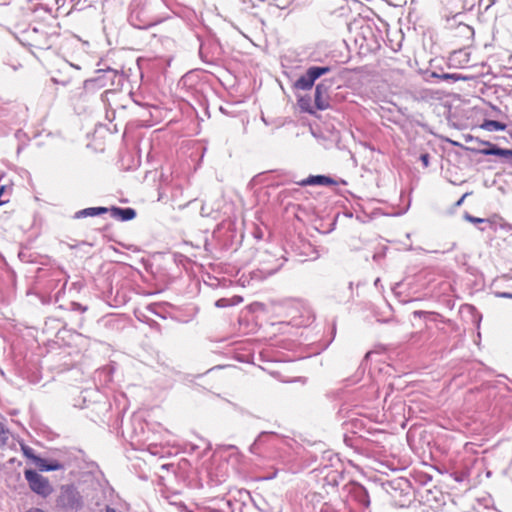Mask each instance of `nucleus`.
Wrapping results in <instances>:
<instances>
[{"label": "nucleus", "mask_w": 512, "mask_h": 512, "mask_svg": "<svg viewBox=\"0 0 512 512\" xmlns=\"http://www.w3.org/2000/svg\"><path fill=\"white\" fill-rule=\"evenodd\" d=\"M441 79H451L453 81H460V80H466V77H463L459 74L453 73V74H442L439 76Z\"/></svg>", "instance_id": "obj_12"}, {"label": "nucleus", "mask_w": 512, "mask_h": 512, "mask_svg": "<svg viewBox=\"0 0 512 512\" xmlns=\"http://www.w3.org/2000/svg\"><path fill=\"white\" fill-rule=\"evenodd\" d=\"M113 216L119 218L122 221H129L135 218L136 212L132 208H113Z\"/></svg>", "instance_id": "obj_5"}, {"label": "nucleus", "mask_w": 512, "mask_h": 512, "mask_svg": "<svg viewBox=\"0 0 512 512\" xmlns=\"http://www.w3.org/2000/svg\"><path fill=\"white\" fill-rule=\"evenodd\" d=\"M106 212H107V208L91 207V208H86V209L78 211L76 213V217L82 218V217H88V216H98V215L104 214Z\"/></svg>", "instance_id": "obj_8"}, {"label": "nucleus", "mask_w": 512, "mask_h": 512, "mask_svg": "<svg viewBox=\"0 0 512 512\" xmlns=\"http://www.w3.org/2000/svg\"><path fill=\"white\" fill-rule=\"evenodd\" d=\"M23 452L41 471H55L62 468V465L57 461L47 463L45 460L35 456L33 450H23Z\"/></svg>", "instance_id": "obj_3"}, {"label": "nucleus", "mask_w": 512, "mask_h": 512, "mask_svg": "<svg viewBox=\"0 0 512 512\" xmlns=\"http://www.w3.org/2000/svg\"><path fill=\"white\" fill-rule=\"evenodd\" d=\"M70 65H71L72 67H74V68L78 69V70L80 69V66H78V65H74V64H70Z\"/></svg>", "instance_id": "obj_19"}, {"label": "nucleus", "mask_w": 512, "mask_h": 512, "mask_svg": "<svg viewBox=\"0 0 512 512\" xmlns=\"http://www.w3.org/2000/svg\"><path fill=\"white\" fill-rule=\"evenodd\" d=\"M466 196H467V193H466V194H464V195L461 197V199L457 202V205H461V204H462V202H463V200H464V198H465Z\"/></svg>", "instance_id": "obj_17"}, {"label": "nucleus", "mask_w": 512, "mask_h": 512, "mask_svg": "<svg viewBox=\"0 0 512 512\" xmlns=\"http://www.w3.org/2000/svg\"><path fill=\"white\" fill-rule=\"evenodd\" d=\"M240 301H241V298H238L237 302L230 301L228 299L222 298V299L217 300L215 305L218 308H224V307H227V306H230V305H234L235 303H238Z\"/></svg>", "instance_id": "obj_10"}, {"label": "nucleus", "mask_w": 512, "mask_h": 512, "mask_svg": "<svg viewBox=\"0 0 512 512\" xmlns=\"http://www.w3.org/2000/svg\"><path fill=\"white\" fill-rule=\"evenodd\" d=\"M506 124L501 123L496 120H485L481 125L480 128L489 132L492 131H504L506 130Z\"/></svg>", "instance_id": "obj_7"}, {"label": "nucleus", "mask_w": 512, "mask_h": 512, "mask_svg": "<svg viewBox=\"0 0 512 512\" xmlns=\"http://www.w3.org/2000/svg\"><path fill=\"white\" fill-rule=\"evenodd\" d=\"M332 183V180L326 176H310L301 181V185H326Z\"/></svg>", "instance_id": "obj_6"}, {"label": "nucleus", "mask_w": 512, "mask_h": 512, "mask_svg": "<svg viewBox=\"0 0 512 512\" xmlns=\"http://www.w3.org/2000/svg\"><path fill=\"white\" fill-rule=\"evenodd\" d=\"M479 142L481 144L487 146V148L481 149L478 151L482 155H486V156L494 155V156L504 157L507 159L512 158V150L511 149L499 148L496 145H494L488 141H479Z\"/></svg>", "instance_id": "obj_4"}, {"label": "nucleus", "mask_w": 512, "mask_h": 512, "mask_svg": "<svg viewBox=\"0 0 512 512\" xmlns=\"http://www.w3.org/2000/svg\"><path fill=\"white\" fill-rule=\"evenodd\" d=\"M498 297L512 299V293L502 292L497 294Z\"/></svg>", "instance_id": "obj_16"}, {"label": "nucleus", "mask_w": 512, "mask_h": 512, "mask_svg": "<svg viewBox=\"0 0 512 512\" xmlns=\"http://www.w3.org/2000/svg\"><path fill=\"white\" fill-rule=\"evenodd\" d=\"M299 106L302 110L307 111L309 113H313L312 110L309 109V100L308 99H299Z\"/></svg>", "instance_id": "obj_14"}, {"label": "nucleus", "mask_w": 512, "mask_h": 512, "mask_svg": "<svg viewBox=\"0 0 512 512\" xmlns=\"http://www.w3.org/2000/svg\"><path fill=\"white\" fill-rule=\"evenodd\" d=\"M330 71L329 67H310L307 72L295 82V87L301 90L312 88L314 82L322 75Z\"/></svg>", "instance_id": "obj_2"}, {"label": "nucleus", "mask_w": 512, "mask_h": 512, "mask_svg": "<svg viewBox=\"0 0 512 512\" xmlns=\"http://www.w3.org/2000/svg\"><path fill=\"white\" fill-rule=\"evenodd\" d=\"M25 478L33 492L41 496H48L52 493L53 489L47 478L36 473L32 470L25 471Z\"/></svg>", "instance_id": "obj_1"}, {"label": "nucleus", "mask_w": 512, "mask_h": 512, "mask_svg": "<svg viewBox=\"0 0 512 512\" xmlns=\"http://www.w3.org/2000/svg\"><path fill=\"white\" fill-rule=\"evenodd\" d=\"M28 512H44L41 509H31Z\"/></svg>", "instance_id": "obj_18"}, {"label": "nucleus", "mask_w": 512, "mask_h": 512, "mask_svg": "<svg viewBox=\"0 0 512 512\" xmlns=\"http://www.w3.org/2000/svg\"><path fill=\"white\" fill-rule=\"evenodd\" d=\"M464 219L473 224H480V223L488 222V220H486L484 218H478V217H475V216H472L469 214H465Z\"/></svg>", "instance_id": "obj_13"}, {"label": "nucleus", "mask_w": 512, "mask_h": 512, "mask_svg": "<svg viewBox=\"0 0 512 512\" xmlns=\"http://www.w3.org/2000/svg\"><path fill=\"white\" fill-rule=\"evenodd\" d=\"M9 437V432L4 429V426L0 423V446H4L7 444V439Z\"/></svg>", "instance_id": "obj_11"}, {"label": "nucleus", "mask_w": 512, "mask_h": 512, "mask_svg": "<svg viewBox=\"0 0 512 512\" xmlns=\"http://www.w3.org/2000/svg\"><path fill=\"white\" fill-rule=\"evenodd\" d=\"M420 159H421L424 167H428L429 166V155L428 154H422Z\"/></svg>", "instance_id": "obj_15"}, {"label": "nucleus", "mask_w": 512, "mask_h": 512, "mask_svg": "<svg viewBox=\"0 0 512 512\" xmlns=\"http://www.w3.org/2000/svg\"><path fill=\"white\" fill-rule=\"evenodd\" d=\"M107 512H116L114 509L108 508Z\"/></svg>", "instance_id": "obj_20"}, {"label": "nucleus", "mask_w": 512, "mask_h": 512, "mask_svg": "<svg viewBox=\"0 0 512 512\" xmlns=\"http://www.w3.org/2000/svg\"><path fill=\"white\" fill-rule=\"evenodd\" d=\"M315 103L319 110H325L328 103L322 91V85H317L315 89Z\"/></svg>", "instance_id": "obj_9"}]
</instances>
